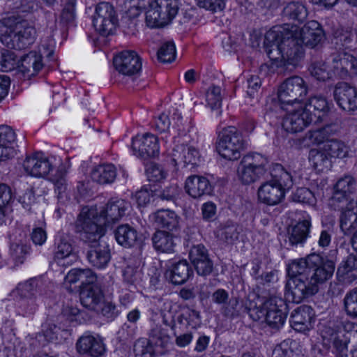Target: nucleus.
Returning <instances> with one entry per match:
<instances>
[{
    "label": "nucleus",
    "mask_w": 357,
    "mask_h": 357,
    "mask_svg": "<svg viewBox=\"0 0 357 357\" xmlns=\"http://www.w3.org/2000/svg\"><path fill=\"white\" fill-rule=\"evenodd\" d=\"M335 269L333 260L315 253L294 260L287 268L289 279L285 286L287 299L298 303L316 294L319 286L333 276Z\"/></svg>",
    "instance_id": "f257e3e1"
},
{
    "label": "nucleus",
    "mask_w": 357,
    "mask_h": 357,
    "mask_svg": "<svg viewBox=\"0 0 357 357\" xmlns=\"http://www.w3.org/2000/svg\"><path fill=\"white\" fill-rule=\"evenodd\" d=\"M35 34V29L26 20L14 15L0 20V43L3 45H31Z\"/></svg>",
    "instance_id": "f03ea898"
},
{
    "label": "nucleus",
    "mask_w": 357,
    "mask_h": 357,
    "mask_svg": "<svg viewBox=\"0 0 357 357\" xmlns=\"http://www.w3.org/2000/svg\"><path fill=\"white\" fill-rule=\"evenodd\" d=\"M284 33L285 43L294 45H319L324 43L325 33L317 21L312 20L301 29L296 25L284 24Z\"/></svg>",
    "instance_id": "7ed1b4c3"
},
{
    "label": "nucleus",
    "mask_w": 357,
    "mask_h": 357,
    "mask_svg": "<svg viewBox=\"0 0 357 357\" xmlns=\"http://www.w3.org/2000/svg\"><path fill=\"white\" fill-rule=\"evenodd\" d=\"M269 162L267 158L257 153L245 155L241 159L237 175L242 183L249 185L269 174Z\"/></svg>",
    "instance_id": "20e7f679"
},
{
    "label": "nucleus",
    "mask_w": 357,
    "mask_h": 357,
    "mask_svg": "<svg viewBox=\"0 0 357 357\" xmlns=\"http://www.w3.org/2000/svg\"><path fill=\"white\" fill-rule=\"evenodd\" d=\"M77 231L81 232L82 239L91 244L100 241L104 236L107 224H102L99 220V214L96 208H83L76 222Z\"/></svg>",
    "instance_id": "39448f33"
},
{
    "label": "nucleus",
    "mask_w": 357,
    "mask_h": 357,
    "mask_svg": "<svg viewBox=\"0 0 357 357\" xmlns=\"http://www.w3.org/2000/svg\"><path fill=\"white\" fill-rule=\"evenodd\" d=\"M179 0H154L149 3L146 12V23L151 28L162 27L176 16Z\"/></svg>",
    "instance_id": "423d86ee"
},
{
    "label": "nucleus",
    "mask_w": 357,
    "mask_h": 357,
    "mask_svg": "<svg viewBox=\"0 0 357 357\" xmlns=\"http://www.w3.org/2000/svg\"><path fill=\"white\" fill-rule=\"evenodd\" d=\"M246 142L241 132L235 127L223 129L218 135L216 150L220 156L236 160L241 156V151L245 148Z\"/></svg>",
    "instance_id": "0eeeda50"
},
{
    "label": "nucleus",
    "mask_w": 357,
    "mask_h": 357,
    "mask_svg": "<svg viewBox=\"0 0 357 357\" xmlns=\"http://www.w3.org/2000/svg\"><path fill=\"white\" fill-rule=\"evenodd\" d=\"M307 93V86L299 76L287 78L279 86L278 97L281 108L301 102Z\"/></svg>",
    "instance_id": "6e6552de"
},
{
    "label": "nucleus",
    "mask_w": 357,
    "mask_h": 357,
    "mask_svg": "<svg viewBox=\"0 0 357 357\" xmlns=\"http://www.w3.org/2000/svg\"><path fill=\"white\" fill-rule=\"evenodd\" d=\"M268 58L280 63V66H298L305 55L304 46H264Z\"/></svg>",
    "instance_id": "1a4fd4ad"
},
{
    "label": "nucleus",
    "mask_w": 357,
    "mask_h": 357,
    "mask_svg": "<svg viewBox=\"0 0 357 357\" xmlns=\"http://www.w3.org/2000/svg\"><path fill=\"white\" fill-rule=\"evenodd\" d=\"M118 20L114 7L108 2H100L96 6L93 24L102 36L113 33Z\"/></svg>",
    "instance_id": "9d476101"
},
{
    "label": "nucleus",
    "mask_w": 357,
    "mask_h": 357,
    "mask_svg": "<svg viewBox=\"0 0 357 357\" xmlns=\"http://www.w3.org/2000/svg\"><path fill=\"white\" fill-rule=\"evenodd\" d=\"M113 66L119 73L131 77L140 73L142 63L140 56L135 51L125 50L114 56Z\"/></svg>",
    "instance_id": "9b49d317"
},
{
    "label": "nucleus",
    "mask_w": 357,
    "mask_h": 357,
    "mask_svg": "<svg viewBox=\"0 0 357 357\" xmlns=\"http://www.w3.org/2000/svg\"><path fill=\"white\" fill-rule=\"evenodd\" d=\"M131 208L130 203L123 199L112 198L100 211L99 220L101 223L110 225L119 222L128 213Z\"/></svg>",
    "instance_id": "f8f14e48"
},
{
    "label": "nucleus",
    "mask_w": 357,
    "mask_h": 357,
    "mask_svg": "<svg viewBox=\"0 0 357 357\" xmlns=\"http://www.w3.org/2000/svg\"><path fill=\"white\" fill-rule=\"evenodd\" d=\"M41 327V332L36 335V338L38 341H41V337H43L45 342L60 343L70 335L68 323L66 321L65 323L58 324L56 317L47 318Z\"/></svg>",
    "instance_id": "ddd939ff"
},
{
    "label": "nucleus",
    "mask_w": 357,
    "mask_h": 357,
    "mask_svg": "<svg viewBox=\"0 0 357 357\" xmlns=\"http://www.w3.org/2000/svg\"><path fill=\"white\" fill-rule=\"evenodd\" d=\"M283 109H286L284 107ZM287 110L284 117L282 126L287 132L296 133L303 131L313 121L312 114L300 107L296 109Z\"/></svg>",
    "instance_id": "4468645a"
},
{
    "label": "nucleus",
    "mask_w": 357,
    "mask_h": 357,
    "mask_svg": "<svg viewBox=\"0 0 357 357\" xmlns=\"http://www.w3.org/2000/svg\"><path fill=\"white\" fill-rule=\"evenodd\" d=\"M132 149L133 154L138 158L148 159L159 155L158 139L153 134L146 133L136 136L132 139Z\"/></svg>",
    "instance_id": "2eb2a0df"
},
{
    "label": "nucleus",
    "mask_w": 357,
    "mask_h": 357,
    "mask_svg": "<svg viewBox=\"0 0 357 357\" xmlns=\"http://www.w3.org/2000/svg\"><path fill=\"white\" fill-rule=\"evenodd\" d=\"M337 105L346 112L357 110V89L347 82H338L333 90Z\"/></svg>",
    "instance_id": "dca6fc26"
},
{
    "label": "nucleus",
    "mask_w": 357,
    "mask_h": 357,
    "mask_svg": "<svg viewBox=\"0 0 357 357\" xmlns=\"http://www.w3.org/2000/svg\"><path fill=\"white\" fill-rule=\"evenodd\" d=\"M333 70L335 75L345 79L357 75V59L353 55L344 53L332 55Z\"/></svg>",
    "instance_id": "f3484780"
},
{
    "label": "nucleus",
    "mask_w": 357,
    "mask_h": 357,
    "mask_svg": "<svg viewBox=\"0 0 357 357\" xmlns=\"http://www.w3.org/2000/svg\"><path fill=\"white\" fill-rule=\"evenodd\" d=\"M334 210L341 212L340 228L346 235L357 229V201L331 206Z\"/></svg>",
    "instance_id": "a211bd4d"
},
{
    "label": "nucleus",
    "mask_w": 357,
    "mask_h": 357,
    "mask_svg": "<svg viewBox=\"0 0 357 357\" xmlns=\"http://www.w3.org/2000/svg\"><path fill=\"white\" fill-rule=\"evenodd\" d=\"M266 323L273 328L282 327L287 318V305L282 299L271 298L265 301Z\"/></svg>",
    "instance_id": "6ab92c4d"
},
{
    "label": "nucleus",
    "mask_w": 357,
    "mask_h": 357,
    "mask_svg": "<svg viewBox=\"0 0 357 357\" xmlns=\"http://www.w3.org/2000/svg\"><path fill=\"white\" fill-rule=\"evenodd\" d=\"M42 56L36 52H30L24 56L17 66L15 75L22 79H30L43 68Z\"/></svg>",
    "instance_id": "aec40b11"
},
{
    "label": "nucleus",
    "mask_w": 357,
    "mask_h": 357,
    "mask_svg": "<svg viewBox=\"0 0 357 357\" xmlns=\"http://www.w3.org/2000/svg\"><path fill=\"white\" fill-rule=\"evenodd\" d=\"M189 257L198 275L206 276L211 273L213 264L209 257L208 250L202 244L193 245Z\"/></svg>",
    "instance_id": "412c9836"
},
{
    "label": "nucleus",
    "mask_w": 357,
    "mask_h": 357,
    "mask_svg": "<svg viewBox=\"0 0 357 357\" xmlns=\"http://www.w3.org/2000/svg\"><path fill=\"white\" fill-rule=\"evenodd\" d=\"M86 257L91 266L97 268H103L111 259V250L106 242H95L89 244Z\"/></svg>",
    "instance_id": "4be33fe9"
},
{
    "label": "nucleus",
    "mask_w": 357,
    "mask_h": 357,
    "mask_svg": "<svg viewBox=\"0 0 357 357\" xmlns=\"http://www.w3.org/2000/svg\"><path fill=\"white\" fill-rule=\"evenodd\" d=\"M283 25L273 26L266 34L261 30L255 29L250 33V42L252 45H282L285 43Z\"/></svg>",
    "instance_id": "5701e85b"
},
{
    "label": "nucleus",
    "mask_w": 357,
    "mask_h": 357,
    "mask_svg": "<svg viewBox=\"0 0 357 357\" xmlns=\"http://www.w3.org/2000/svg\"><path fill=\"white\" fill-rule=\"evenodd\" d=\"M314 321V310L309 305H303L296 308L291 314L290 324L297 331L305 332L312 328Z\"/></svg>",
    "instance_id": "b1692460"
},
{
    "label": "nucleus",
    "mask_w": 357,
    "mask_h": 357,
    "mask_svg": "<svg viewBox=\"0 0 357 357\" xmlns=\"http://www.w3.org/2000/svg\"><path fill=\"white\" fill-rule=\"evenodd\" d=\"M165 275L172 284H183L193 275V269L185 259L169 262Z\"/></svg>",
    "instance_id": "393cba45"
},
{
    "label": "nucleus",
    "mask_w": 357,
    "mask_h": 357,
    "mask_svg": "<svg viewBox=\"0 0 357 357\" xmlns=\"http://www.w3.org/2000/svg\"><path fill=\"white\" fill-rule=\"evenodd\" d=\"M280 185V184L274 183L271 179L261 183L257 191L259 201L269 206L280 204L284 198L285 195V192Z\"/></svg>",
    "instance_id": "a878e982"
},
{
    "label": "nucleus",
    "mask_w": 357,
    "mask_h": 357,
    "mask_svg": "<svg viewBox=\"0 0 357 357\" xmlns=\"http://www.w3.org/2000/svg\"><path fill=\"white\" fill-rule=\"evenodd\" d=\"M23 167L28 174L40 177L47 175L53 165L42 153H36L31 157H27L24 161Z\"/></svg>",
    "instance_id": "bb28decb"
},
{
    "label": "nucleus",
    "mask_w": 357,
    "mask_h": 357,
    "mask_svg": "<svg viewBox=\"0 0 357 357\" xmlns=\"http://www.w3.org/2000/svg\"><path fill=\"white\" fill-rule=\"evenodd\" d=\"M77 259L70 241L61 237L55 244L54 261L62 266L72 265Z\"/></svg>",
    "instance_id": "cd10ccee"
},
{
    "label": "nucleus",
    "mask_w": 357,
    "mask_h": 357,
    "mask_svg": "<svg viewBox=\"0 0 357 357\" xmlns=\"http://www.w3.org/2000/svg\"><path fill=\"white\" fill-rule=\"evenodd\" d=\"M76 345L79 354H88L91 357H100L105 351V347L102 340L91 335H85L79 337Z\"/></svg>",
    "instance_id": "c85d7f7f"
},
{
    "label": "nucleus",
    "mask_w": 357,
    "mask_h": 357,
    "mask_svg": "<svg viewBox=\"0 0 357 357\" xmlns=\"http://www.w3.org/2000/svg\"><path fill=\"white\" fill-rule=\"evenodd\" d=\"M199 158V152L196 148L185 144L176 145L172 153V160L175 165L183 164L193 167L197 164Z\"/></svg>",
    "instance_id": "c756f323"
},
{
    "label": "nucleus",
    "mask_w": 357,
    "mask_h": 357,
    "mask_svg": "<svg viewBox=\"0 0 357 357\" xmlns=\"http://www.w3.org/2000/svg\"><path fill=\"white\" fill-rule=\"evenodd\" d=\"M185 189L190 197L197 199L209 195L212 192V185L207 178L192 175L186 178Z\"/></svg>",
    "instance_id": "7c9ffc66"
},
{
    "label": "nucleus",
    "mask_w": 357,
    "mask_h": 357,
    "mask_svg": "<svg viewBox=\"0 0 357 357\" xmlns=\"http://www.w3.org/2000/svg\"><path fill=\"white\" fill-rule=\"evenodd\" d=\"M356 181L351 176H345L340 178L335 187V192L331 198V205H336L350 202L349 195L354 191Z\"/></svg>",
    "instance_id": "2f4dec72"
},
{
    "label": "nucleus",
    "mask_w": 357,
    "mask_h": 357,
    "mask_svg": "<svg viewBox=\"0 0 357 357\" xmlns=\"http://www.w3.org/2000/svg\"><path fill=\"white\" fill-rule=\"evenodd\" d=\"M79 295L82 305L91 310H99L100 305L103 303V293L96 284H90L84 287Z\"/></svg>",
    "instance_id": "473e14b6"
},
{
    "label": "nucleus",
    "mask_w": 357,
    "mask_h": 357,
    "mask_svg": "<svg viewBox=\"0 0 357 357\" xmlns=\"http://www.w3.org/2000/svg\"><path fill=\"white\" fill-rule=\"evenodd\" d=\"M155 227L174 231L178 228L179 217L173 211L161 209L149 216Z\"/></svg>",
    "instance_id": "72a5a7b5"
},
{
    "label": "nucleus",
    "mask_w": 357,
    "mask_h": 357,
    "mask_svg": "<svg viewBox=\"0 0 357 357\" xmlns=\"http://www.w3.org/2000/svg\"><path fill=\"white\" fill-rule=\"evenodd\" d=\"M337 280L345 284H350L357 279V255H349L342 261L337 270Z\"/></svg>",
    "instance_id": "f704fd0d"
},
{
    "label": "nucleus",
    "mask_w": 357,
    "mask_h": 357,
    "mask_svg": "<svg viewBox=\"0 0 357 357\" xmlns=\"http://www.w3.org/2000/svg\"><path fill=\"white\" fill-rule=\"evenodd\" d=\"M91 176L98 184H110L116 179V169L112 164L100 165L92 170Z\"/></svg>",
    "instance_id": "c9c22d12"
},
{
    "label": "nucleus",
    "mask_w": 357,
    "mask_h": 357,
    "mask_svg": "<svg viewBox=\"0 0 357 357\" xmlns=\"http://www.w3.org/2000/svg\"><path fill=\"white\" fill-rule=\"evenodd\" d=\"M96 275L90 268H73L65 277L66 284L79 283L81 285H89L96 280Z\"/></svg>",
    "instance_id": "e433bc0d"
},
{
    "label": "nucleus",
    "mask_w": 357,
    "mask_h": 357,
    "mask_svg": "<svg viewBox=\"0 0 357 357\" xmlns=\"http://www.w3.org/2000/svg\"><path fill=\"white\" fill-rule=\"evenodd\" d=\"M240 230L237 224L227 221L220 225L215 230V235L220 241L227 244H234L238 240Z\"/></svg>",
    "instance_id": "4c0bfd02"
},
{
    "label": "nucleus",
    "mask_w": 357,
    "mask_h": 357,
    "mask_svg": "<svg viewBox=\"0 0 357 357\" xmlns=\"http://www.w3.org/2000/svg\"><path fill=\"white\" fill-rule=\"evenodd\" d=\"M152 242L154 248L161 252H173L175 243L174 236L169 232L158 230L152 236Z\"/></svg>",
    "instance_id": "58836bf2"
},
{
    "label": "nucleus",
    "mask_w": 357,
    "mask_h": 357,
    "mask_svg": "<svg viewBox=\"0 0 357 357\" xmlns=\"http://www.w3.org/2000/svg\"><path fill=\"white\" fill-rule=\"evenodd\" d=\"M310 227L311 223L308 220L298 222L289 230V243L292 246L303 243L308 236Z\"/></svg>",
    "instance_id": "ea45409f"
},
{
    "label": "nucleus",
    "mask_w": 357,
    "mask_h": 357,
    "mask_svg": "<svg viewBox=\"0 0 357 357\" xmlns=\"http://www.w3.org/2000/svg\"><path fill=\"white\" fill-rule=\"evenodd\" d=\"M269 174L271 176V179L274 183L280 184V187L284 192L290 189L294 184L291 173L280 164H275L271 171H269Z\"/></svg>",
    "instance_id": "a19ab883"
},
{
    "label": "nucleus",
    "mask_w": 357,
    "mask_h": 357,
    "mask_svg": "<svg viewBox=\"0 0 357 357\" xmlns=\"http://www.w3.org/2000/svg\"><path fill=\"white\" fill-rule=\"evenodd\" d=\"M116 241L124 247H132L137 241V232L128 224L118 227L114 232Z\"/></svg>",
    "instance_id": "79ce46f5"
},
{
    "label": "nucleus",
    "mask_w": 357,
    "mask_h": 357,
    "mask_svg": "<svg viewBox=\"0 0 357 357\" xmlns=\"http://www.w3.org/2000/svg\"><path fill=\"white\" fill-rule=\"evenodd\" d=\"M309 160L317 172L328 171L331 167V158L324 150L312 149L310 151Z\"/></svg>",
    "instance_id": "37998d69"
},
{
    "label": "nucleus",
    "mask_w": 357,
    "mask_h": 357,
    "mask_svg": "<svg viewBox=\"0 0 357 357\" xmlns=\"http://www.w3.org/2000/svg\"><path fill=\"white\" fill-rule=\"evenodd\" d=\"M307 15L305 6L300 2H290L283 9L284 17L299 22H303L307 18Z\"/></svg>",
    "instance_id": "c03bdc74"
},
{
    "label": "nucleus",
    "mask_w": 357,
    "mask_h": 357,
    "mask_svg": "<svg viewBox=\"0 0 357 357\" xmlns=\"http://www.w3.org/2000/svg\"><path fill=\"white\" fill-rule=\"evenodd\" d=\"M324 150L330 157L343 158L349 152L348 146L341 140L331 139L324 144Z\"/></svg>",
    "instance_id": "a18cd8bd"
},
{
    "label": "nucleus",
    "mask_w": 357,
    "mask_h": 357,
    "mask_svg": "<svg viewBox=\"0 0 357 357\" xmlns=\"http://www.w3.org/2000/svg\"><path fill=\"white\" fill-rule=\"evenodd\" d=\"M303 109L309 111L312 116H321V113H325L328 109V105L326 99L323 96H315L311 97L305 104Z\"/></svg>",
    "instance_id": "49530a36"
},
{
    "label": "nucleus",
    "mask_w": 357,
    "mask_h": 357,
    "mask_svg": "<svg viewBox=\"0 0 357 357\" xmlns=\"http://www.w3.org/2000/svg\"><path fill=\"white\" fill-rule=\"evenodd\" d=\"M66 174L67 171L65 166L61 165L58 167L56 172L53 174H51L49 178V180L54 185V190L55 192L58 194V197H59L66 190Z\"/></svg>",
    "instance_id": "de8ad7c7"
},
{
    "label": "nucleus",
    "mask_w": 357,
    "mask_h": 357,
    "mask_svg": "<svg viewBox=\"0 0 357 357\" xmlns=\"http://www.w3.org/2000/svg\"><path fill=\"white\" fill-rule=\"evenodd\" d=\"M348 340L339 335L333 337V345L337 357H357V344L350 351L347 349Z\"/></svg>",
    "instance_id": "09e8293b"
},
{
    "label": "nucleus",
    "mask_w": 357,
    "mask_h": 357,
    "mask_svg": "<svg viewBox=\"0 0 357 357\" xmlns=\"http://www.w3.org/2000/svg\"><path fill=\"white\" fill-rule=\"evenodd\" d=\"M7 5L17 13H33L38 8L36 0H8Z\"/></svg>",
    "instance_id": "8fccbe9b"
},
{
    "label": "nucleus",
    "mask_w": 357,
    "mask_h": 357,
    "mask_svg": "<svg viewBox=\"0 0 357 357\" xmlns=\"http://www.w3.org/2000/svg\"><path fill=\"white\" fill-rule=\"evenodd\" d=\"M147 340L152 345L165 347L169 342L170 337L165 329L156 326L151 330Z\"/></svg>",
    "instance_id": "3c124183"
},
{
    "label": "nucleus",
    "mask_w": 357,
    "mask_h": 357,
    "mask_svg": "<svg viewBox=\"0 0 357 357\" xmlns=\"http://www.w3.org/2000/svg\"><path fill=\"white\" fill-rule=\"evenodd\" d=\"M17 56L12 51L3 49L0 60V70L10 72L17 70Z\"/></svg>",
    "instance_id": "603ef678"
},
{
    "label": "nucleus",
    "mask_w": 357,
    "mask_h": 357,
    "mask_svg": "<svg viewBox=\"0 0 357 357\" xmlns=\"http://www.w3.org/2000/svg\"><path fill=\"white\" fill-rule=\"evenodd\" d=\"M333 131V126L327 125L321 128L310 131L308 133L309 139L313 144L324 143V144L327 140H330L328 139L329 136Z\"/></svg>",
    "instance_id": "864d4df0"
},
{
    "label": "nucleus",
    "mask_w": 357,
    "mask_h": 357,
    "mask_svg": "<svg viewBox=\"0 0 357 357\" xmlns=\"http://www.w3.org/2000/svg\"><path fill=\"white\" fill-rule=\"evenodd\" d=\"M37 288V282L34 279H30L20 283L15 289V293L21 299L32 298L34 297Z\"/></svg>",
    "instance_id": "5fc2aeb1"
},
{
    "label": "nucleus",
    "mask_w": 357,
    "mask_h": 357,
    "mask_svg": "<svg viewBox=\"0 0 357 357\" xmlns=\"http://www.w3.org/2000/svg\"><path fill=\"white\" fill-rule=\"evenodd\" d=\"M344 305L347 315L357 318V287L347 293L344 298Z\"/></svg>",
    "instance_id": "6e6d98bb"
},
{
    "label": "nucleus",
    "mask_w": 357,
    "mask_h": 357,
    "mask_svg": "<svg viewBox=\"0 0 357 357\" xmlns=\"http://www.w3.org/2000/svg\"><path fill=\"white\" fill-rule=\"evenodd\" d=\"M208 105L212 110L218 109L222 104L221 88L218 86H211L208 88L206 94Z\"/></svg>",
    "instance_id": "4d7b16f0"
},
{
    "label": "nucleus",
    "mask_w": 357,
    "mask_h": 357,
    "mask_svg": "<svg viewBox=\"0 0 357 357\" xmlns=\"http://www.w3.org/2000/svg\"><path fill=\"white\" fill-rule=\"evenodd\" d=\"M135 357H153V345L146 338L137 340L134 344Z\"/></svg>",
    "instance_id": "13d9d810"
},
{
    "label": "nucleus",
    "mask_w": 357,
    "mask_h": 357,
    "mask_svg": "<svg viewBox=\"0 0 357 357\" xmlns=\"http://www.w3.org/2000/svg\"><path fill=\"white\" fill-rule=\"evenodd\" d=\"M310 74L317 80L326 81L331 77L330 72L325 62L313 63L310 68Z\"/></svg>",
    "instance_id": "bf43d9fd"
},
{
    "label": "nucleus",
    "mask_w": 357,
    "mask_h": 357,
    "mask_svg": "<svg viewBox=\"0 0 357 357\" xmlns=\"http://www.w3.org/2000/svg\"><path fill=\"white\" fill-rule=\"evenodd\" d=\"M291 199L294 202L313 204L315 197L313 192L307 188H298L292 195Z\"/></svg>",
    "instance_id": "052dcab7"
},
{
    "label": "nucleus",
    "mask_w": 357,
    "mask_h": 357,
    "mask_svg": "<svg viewBox=\"0 0 357 357\" xmlns=\"http://www.w3.org/2000/svg\"><path fill=\"white\" fill-rule=\"evenodd\" d=\"M17 201L24 209L30 211L31 206L36 202L35 193L33 189L27 188L20 192L17 195Z\"/></svg>",
    "instance_id": "680f3d73"
},
{
    "label": "nucleus",
    "mask_w": 357,
    "mask_h": 357,
    "mask_svg": "<svg viewBox=\"0 0 357 357\" xmlns=\"http://www.w3.org/2000/svg\"><path fill=\"white\" fill-rule=\"evenodd\" d=\"M28 253L29 247L24 244L14 243L10 245V254L17 265L24 262Z\"/></svg>",
    "instance_id": "e2e57ef3"
},
{
    "label": "nucleus",
    "mask_w": 357,
    "mask_h": 357,
    "mask_svg": "<svg viewBox=\"0 0 357 357\" xmlns=\"http://www.w3.org/2000/svg\"><path fill=\"white\" fill-rule=\"evenodd\" d=\"M197 5L213 13L221 12L225 8V0H195Z\"/></svg>",
    "instance_id": "0e129e2a"
},
{
    "label": "nucleus",
    "mask_w": 357,
    "mask_h": 357,
    "mask_svg": "<svg viewBox=\"0 0 357 357\" xmlns=\"http://www.w3.org/2000/svg\"><path fill=\"white\" fill-rule=\"evenodd\" d=\"M176 46H160L157 52L158 60L162 63H170L176 58Z\"/></svg>",
    "instance_id": "69168bd1"
},
{
    "label": "nucleus",
    "mask_w": 357,
    "mask_h": 357,
    "mask_svg": "<svg viewBox=\"0 0 357 357\" xmlns=\"http://www.w3.org/2000/svg\"><path fill=\"white\" fill-rule=\"evenodd\" d=\"M76 0H67L61 13V20L70 24L75 21Z\"/></svg>",
    "instance_id": "338daca9"
},
{
    "label": "nucleus",
    "mask_w": 357,
    "mask_h": 357,
    "mask_svg": "<svg viewBox=\"0 0 357 357\" xmlns=\"http://www.w3.org/2000/svg\"><path fill=\"white\" fill-rule=\"evenodd\" d=\"M15 140V132L10 126L6 125L0 126V143L12 146Z\"/></svg>",
    "instance_id": "774afa93"
}]
</instances>
